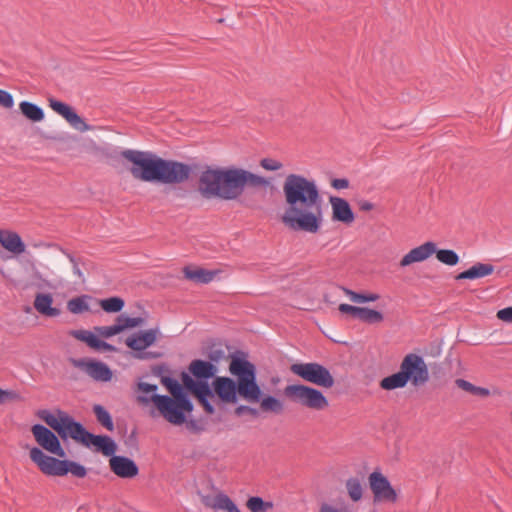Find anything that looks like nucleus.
<instances>
[{"label":"nucleus","mask_w":512,"mask_h":512,"mask_svg":"<svg viewBox=\"0 0 512 512\" xmlns=\"http://www.w3.org/2000/svg\"><path fill=\"white\" fill-rule=\"evenodd\" d=\"M282 189L286 204L282 222L295 231L317 233L323 222V198L315 180L291 173Z\"/></svg>","instance_id":"f257e3e1"},{"label":"nucleus","mask_w":512,"mask_h":512,"mask_svg":"<svg viewBox=\"0 0 512 512\" xmlns=\"http://www.w3.org/2000/svg\"><path fill=\"white\" fill-rule=\"evenodd\" d=\"M269 180L244 168L207 167L198 180V191L205 199L218 198L231 201L238 199L246 188L267 187Z\"/></svg>","instance_id":"f03ea898"},{"label":"nucleus","mask_w":512,"mask_h":512,"mask_svg":"<svg viewBox=\"0 0 512 512\" xmlns=\"http://www.w3.org/2000/svg\"><path fill=\"white\" fill-rule=\"evenodd\" d=\"M119 156L132 164L131 175L144 182L179 184L189 179L190 165L176 160H168L150 151L125 149Z\"/></svg>","instance_id":"7ed1b4c3"},{"label":"nucleus","mask_w":512,"mask_h":512,"mask_svg":"<svg viewBox=\"0 0 512 512\" xmlns=\"http://www.w3.org/2000/svg\"><path fill=\"white\" fill-rule=\"evenodd\" d=\"M229 369L237 381L229 377H216L211 387L214 397L217 396L222 403H236L238 395L248 402H259L262 390L257 383L255 366L245 358L234 356Z\"/></svg>","instance_id":"20e7f679"},{"label":"nucleus","mask_w":512,"mask_h":512,"mask_svg":"<svg viewBox=\"0 0 512 512\" xmlns=\"http://www.w3.org/2000/svg\"><path fill=\"white\" fill-rule=\"evenodd\" d=\"M161 383L166 387L171 396L152 394L150 397L137 396L138 402L148 404L153 402L159 413L169 423L181 425L186 421V414L191 413L194 405L178 380L165 376L161 377Z\"/></svg>","instance_id":"39448f33"},{"label":"nucleus","mask_w":512,"mask_h":512,"mask_svg":"<svg viewBox=\"0 0 512 512\" xmlns=\"http://www.w3.org/2000/svg\"><path fill=\"white\" fill-rule=\"evenodd\" d=\"M429 369L424 358L415 353H408L403 358L398 372L383 378L380 387L384 390L404 388L408 383L421 387L429 381Z\"/></svg>","instance_id":"423d86ee"},{"label":"nucleus","mask_w":512,"mask_h":512,"mask_svg":"<svg viewBox=\"0 0 512 512\" xmlns=\"http://www.w3.org/2000/svg\"><path fill=\"white\" fill-rule=\"evenodd\" d=\"M30 458L38 466L39 470L48 476H65L71 473L77 478H84L87 475V469L82 464L46 455L38 447H33L30 450Z\"/></svg>","instance_id":"0eeeda50"},{"label":"nucleus","mask_w":512,"mask_h":512,"mask_svg":"<svg viewBox=\"0 0 512 512\" xmlns=\"http://www.w3.org/2000/svg\"><path fill=\"white\" fill-rule=\"evenodd\" d=\"M284 395L293 403L311 410L321 411L329 406L326 396L318 389L304 384H291L284 388Z\"/></svg>","instance_id":"6e6552de"},{"label":"nucleus","mask_w":512,"mask_h":512,"mask_svg":"<svg viewBox=\"0 0 512 512\" xmlns=\"http://www.w3.org/2000/svg\"><path fill=\"white\" fill-rule=\"evenodd\" d=\"M290 371L301 379L323 388H331L334 378L329 369L317 362L294 363Z\"/></svg>","instance_id":"1a4fd4ad"},{"label":"nucleus","mask_w":512,"mask_h":512,"mask_svg":"<svg viewBox=\"0 0 512 512\" xmlns=\"http://www.w3.org/2000/svg\"><path fill=\"white\" fill-rule=\"evenodd\" d=\"M182 381L184 389L186 388L196 397L204 411L207 414H213L215 412V408L211 403V400L214 399V392L212 391L209 383L206 381L194 380L186 373L182 374Z\"/></svg>","instance_id":"9d476101"},{"label":"nucleus","mask_w":512,"mask_h":512,"mask_svg":"<svg viewBox=\"0 0 512 512\" xmlns=\"http://www.w3.org/2000/svg\"><path fill=\"white\" fill-rule=\"evenodd\" d=\"M369 485L373 493V502L395 503L397 493L391 483L381 472L374 471L369 475Z\"/></svg>","instance_id":"9b49d317"},{"label":"nucleus","mask_w":512,"mask_h":512,"mask_svg":"<svg viewBox=\"0 0 512 512\" xmlns=\"http://www.w3.org/2000/svg\"><path fill=\"white\" fill-rule=\"evenodd\" d=\"M31 431L38 445L44 450L61 458L66 456L59 438L49 428L42 424H35Z\"/></svg>","instance_id":"f8f14e48"},{"label":"nucleus","mask_w":512,"mask_h":512,"mask_svg":"<svg viewBox=\"0 0 512 512\" xmlns=\"http://www.w3.org/2000/svg\"><path fill=\"white\" fill-rule=\"evenodd\" d=\"M70 363L89 375L93 380L108 382L112 379V371L109 366L101 361L94 359H76L70 358Z\"/></svg>","instance_id":"ddd939ff"},{"label":"nucleus","mask_w":512,"mask_h":512,"mask_svg":"<svg viewBox=\"0 0 512 512\" xmlns=\"http://www.w3.org/2000/svg\"><path fill=\"white\" fill-rule=\"evenodd\" d=\"M48 102L50 108L62 116L74 129L80 132H86L93 129V127L87 124L70 105L55 98H49Z\"/></svg>","instance_id":"4468645a"},{"label":"nucleus","mask_w":512,"mask_h":512,"mask_svg":"<svg viewBox=\"0 0 512 512\" xmlns=\"http://www.w3.org/2000/svg\"><path fill=\"white\" fill-rule=\"evenodd\" d=\"M109 465L111 471L121 478H133L139 473L137 464L126 456L116 455L111 457Z\"/></svg>","instance_id":"2eb2a0df"},{"label":"nucleus","mask_w":512,"mask_h":512,"mask_svg":"<svg viewBox=\"0 0 512 512\" xmlns=\"http://www.w3.org/2000/svg\"><path fill=\"white\" fill-rule=\"evenodd\" d=\"M332 208V220L350 225L355 220V214L347 200L331 196L329 198Z\"/></svg>","instance_id":"dca6fc26"},{"label":"nucleus","mask_w":512,"mask_h":512,"mask_svg":"<svg viewBox=\"0 0 512 512\" xmlns=\"http://www.w3.org/2000/svg\"><path fill=\"white\" fill-rule=\"evenodd\" d=\"M64 421L63 429L66 434V439L70 436L75 441L80 442L86 447H89V441L91 439L92 433L87 431L80 422H77L69 415L64 416Z\"/></svg>","instance_id":"f3484780"},{"label":"nucleus","mask_w":512,"mask_h":512,"mask_svg":"<svg viewBox=\"0 0 512 512\" xmlns=\"http://www.w3.org/2000/svg\"><path fill=\"white\" fill-rule=\"evenodd\" d=\"M436 252V243L428 241L422 245L410 250L400 261L401 267H406L412 263L422 262L428 259L432 254Z\"/></svg>","instance_id":"a211bd4d"},{"label":"nucleus","mask_w":512,"mask_h":512,"mask_svg":"<svg viewBox=\"0 0 512 512\" xmlns=\"http://www.w3.org/2000/svg\"><path fill=\"white\" fill-rule=\"evenodd\" d=\"M159 333L158 329H149L129 336L125 344L134 351L141 352L154 344Z\"/></svg>","instance_id":"6ab92c4d"},{"label":"nucleus","mask_w":512,"mask_h":512,"mask_svg":"<svg viewBox=\"0 0 512 512\" xmlns=\"http://www.w3.org/2000/svg\"><path fill=\"white\" fill-rule=\"evenodd\" d=\"M0 244L7 251L19 255L25 251V244L18 233L10 230H0Z\"/></svg>","instance_id":"aec40b11"},{"label":"nucleus","mask_w":512,"mask_h":512,"mask_svg":"<svg viewBox=\"0 0 512 512\" xmlns=\"http://www.w3.org/2000/svg\"><path fill=\"white\" fill-rule=\"evenodd\" d=\"M189 371L197 380L208 382L215 376L217 367L211 362L196 359L190 363Z\"/></svg>","instance_id":"412c9836"},{"label":"nucleus","mask_w":512,"mask_h":512,"mask_svg":"<svg viewBox=\"0 0 512 512\" xmlns=\"http://www.w3.org/2000/svg\"><path fill=\"white\" fill-rule=\"evenodd\" d=\"M202 502L206 507L215 511L225 510L227 512H241L232 499L222 492L218 493L214 498L209 496L203 497Z\"/></svg>","instance_id":"4be33fe9"},{"label":"nucleus","mask_w":512,"mask_h":512,"mask_svg":"<svg viewBox=\"0 0 512 512\" xmlns=\"http://www.w3.org/2000/svg\"><path fill=\"white\" fill-rule=\"evenodd\" d=\"M53 297L50 293H38L35 296L34 308L45 317H58L61 310L53 307Z\"/></svg>","instance_id":"5701e85b"},{"label":"nucleus","mask_w":512,"mask_h":512,"mask_svg":"<svg viewBox=\"0 0 512 512\" xmlns=\"http://www.w3.org/2000/svg\"><path fill=\"white\" fill-rule=\"evenodd\" d=\"M494 272V266L489 263L477 262L469 269L460 272L455 276V280H475L491 275Z\"/></svg>","instance_id":"b1692460"},{"label":"nucleus","mask_w":512,"mask_h":512,"mask_svg":"<svg viewBox=\"0 0 512 512\" xmlns=\"http://www.w3.org/2000/svg\"><path fill=\"white\" fill-rule=\"evenodd\" d=\"M56 417L49 410H40L38 412V416L42 419L49 427H51L54 431L58 433L61 439L66 440V434L64 432V416L68 415L66 412L62 410H57Z\"/></svg>","instance_id":"393cba45"},{"label":"nucleus","mask_w":512,"mask_h":512,"mask_svg":"<svg viewBox=\"0 0 512 512\" xmlns=\"http://www.w3.org/2000/svg\"><path fill=\"white\" fill-rule=\"evenodd\" d=\"M72 335L80 340L85 342L89 347L96 350H107L114 351L115 347L101 339H99L95 334L87 330H75L72 332Z\"/></svg>","instance_id":"a878e982"},{"label":"nucleus","mask_w":512,"mask_h":512,"mask_svg":"<svg viewBox=\"0 0 512 512\" xmlns=\"http://www.w3.org/2000/svg\"><path fill=\"white\" fill-rule=\"evenodd\" d=\"M93 445L97 451H100L104 456H116L117 445L115 441L107 435H94L92 434L89 441V447Z\"/></svg>","instance_id":"bb28decb"},{"label":"nucleus","mask_w":512,"mask_h":512,"mask_svg":"<svg viewBox=\"0 0 512 512\" xmlns=\"http://www.w3.org/2000/svg\"><path fill=\"white\" fill-rule=\"evenodd\" d=\"M183 271L187 279L201 284H207L211 282L216 275L215 271L203 268L191 269L190 267H185Z\"/></svg>","instance_id":"cd10ccee"},{"label":"nucleus","mask_w":512,"mask_h":512,"mask_svg":"<svg viewBox=\"0 0 512 512\" xmlns=\"http://www.w3.org/2000/svg\"><path fill=\"white\" fill-rule=\"evenodd\" d=\"M21 113L30 121L40 122L44 119V110L35 103L29 101H22L19 104Z\"/></svg>","instance_id":"c85d7f7f"},{"label":"nucleus","mask_w":512,"mask_h":512,"mask_svg":"<svg viewBox=\"0 0 512 512\" xmlns=\"http://www.w3.org/2000/svg\"><path fill=\"white\" fill-rule=\"evenodd\" d=\"M92 300L90 295H80L73 297L67 302V309L72 314H82L90 310L88 301Z\"/></svg>","instance_id":"c756f323"},{"label":"nucleus","mask_w":512,"mask_h":512,"mask_svg":"<svg viewBox=\"0 0 512 512\" xmlns=\"http://www.w3.org/2000/svg\"><path fill=\"white\" fill-rule=\"evenodd\" d=\"M260 408L263 412H272L275 414H281L284 410V404L278 398L268 395L264 398H260Z\"/></svg>","instance_id":"7c9ffc66"},{"label":"nucleus","mask_w":512,"mask_h":512,"mask_svg":"<svg viewBox=\"0 0 512 512\" xmlns=\"http://www.w3.org/2000/svg\"><path fill=\"white\" fill-rule=\"evenodd\" d=\"M455 384L458 388L476 396L487 397L490 395V391L484 387H478L470 383L465 379H456Z\"/></svg>","instance_id":"2f4dec72"},{"label":"nucleus","mask_w":512,"mask_h":512,"mask_svg":"<svg viewBox=\"0 0 512 512\" xmlns=\"http://www.w3.org/2000/svg\"><path fill=\"white\" fill-rule=\"evenodd\" d=\"M99 305L107 313H118L124 308L125 302L121 297L114 296L100 300Z\"/></svg>","instance_id":"473e14b6"},{"label":"nucleus","mask_w":512,"mask_h":512,"mask_svg":"<svg viewBox=\"0 0 512 512\" xmlns=\"http://www.w3.org/2000/svg\"><path fill=\"white\" fill-rule=\"evenodd\" d=\"M93 412L97 418V421L105 427L107 430L112 431L114 429V423L110 413L101 405L96 404L93 407Z\"/></svg>","instance_id":"72a5a7b5"},{"label":"nucleus","mask_w":512,"mask_h":512,"mask_svg":"<svg viewBox=\"0 0 512 512\" xmlns=\"http://www.w3.org/2000/svg\"><path fill=\"white\" fill-rule=\"evenodd\" d=\"M246 506L251 512H267L273 508V503L259 496H252L247 500Z\"/></svg>","instance_id":"f704fd0d"},{"label":"nucleus","mask_w":512,"mask_h":512,"mask_svg":"<svg viewBox=\"0 0 512 512\" xmlns=\"http://www.w3.org/2000/svg\"><path fill=\"white\" fill-rule=\"evenodd\" d=\"M346 489L352 501L357 502L363 496V487L358 478L351 477L346 481Z\"/></svg>","instance_id":"c9c22d12"},{"label":"nucleus","mask_w":512,"mask_h":512,"mask_svg":"<svg viewBox=\"0 0 512 512\" xmlns=\"http://www.w3.org/2000/svg\"><path fill=\"white\" fill-rule=\"evenodd\" d=\"M434 254H436V258L438 259V261L448 266H455L459 263L460 260L458 254L451 249L436 248V252H434Z\"/></svg>","instance_id":"e433bc0d"},{"label":"nucleus","mask_w":512,"mask_h":512,"mask_svg":"<svg viewBox=\"0 0 512 512\" xmlns=\"http://www.w3.org/2000/svg\"><path fill=\"white\" fill-rule=\"evenodd\" d=\"M343 290L350 300L355 303L375 302L380 298L379 294L376 293H359L348 288H343Z\"/></svg>","instance_id":"4c0bfd02"},{"label":"nucleus","mask_w":512,"mask_h":512,"mask_svg":"<svg viewBox=\"0 0 512 512\" xmlns=\"http://www.w3.org/2000/svg\"><path fill=\"white\" fill-rule=\"evenodd\" d=\"M359 320L368 324L380 323L383 321L384 316L380 311L362 307L359 315Z\"/></svg>","instance_id":"58836bf2"},{"label":"nucleus","mask_w":512,"mask_h":512,"mask_svg":"<svg viewBox=\"0 0 512 512\" xmlns=\"http://www.w3.org/2000/svg\"><path fill=\"white\" fill-rule=\"evenodd\" d=\"M116 321L122 332L127 328H134L142 325L144 319L142 317H129L124 314H121L116 318Z\"/></svg>","instance_id":"ea45409f"},{"label":"nucleus","mask_w":512,"mask_h":512,"mask_svg":"<svg viewBox=\"0 0 512 512\" xmlns=\"http://www.w3.org/2000/svg\"><path fill=\"white\" fill-rule=\"evenodd\" d=\"M96 330L102 337H105V338H109V337H112L114 335L121 333V329L119 328V325L117 322L111 326L97 327Z\"/></svg>","instance_id":"a19ab883"},{"label":"nucleus","mask_w":512,"mask_h":512,"mask_svg":"<svg viewBox=\"0 0 512 512\" xmlns=\"http://www.w3.org/2000/svg\"><path fill=\"white\" fill-rule=\"evenodd\" d=\"M137 388L139 392H142L139 396H147L150 397L152 394H157L156 391L158 386L155 384H149L146 382H139L137 384Z\"/></svg>","instance_id":"79ce46f5"},{"label":"nucleus","mask_w":512,"mask_h":512,"mask_svg":"<svg viewBox=\"0 0 512 512\" xmlns=\"http://www.w3.org/2000/svg\"><path fill=\"white\" fill-rule=\"evenodd\" d=\"M362 307L353 306L350 304L342 303L339 305V311L343 314H349L353 318L358 319Z\"/></svg>","instance_id":"37998d69"},{"label":"nucleus","mask_w":512,"mask_h":512,"mask_svg":"<svg viewBox=\"0 0 512 512\" xmlns=\"http://www.w3.org/2000/svg\"><path fill=\"white\" fill-rule=\"evenodd\" d=\"M0 106L11 109L14 106L12 94L6 90L0 89Z\"/></svg>","instance_id":"c03bdc74"},{"label":"nucleus","mask_w":512,"mask_h":512,"mask_svg":"<svg viewBox=\"0 0 512 512\" xmlns=\"http://www.w3.org/2000/svg\"><path fill=\"white\" fill-rule=\"evenodd\" d=\"M261 167H263L265 170L268 171H276L282 168V163L271 159V158H264L260 162Z\"/></svg>","instance_id":"a18cd8bd"},{"label":"nucleus","mask_w":512,"mask_h":512,"mask_svg":"<svg viewBox=\"0 0 512 512\" xmlns=\"http://www.w3.org/2000/svg\"><path fill=\"white\" fill-rule=\"evenodd\" d=\"M20 398V395L13 390H3L0 388V404H3L7 401H15Z\"/></svg>","instance_id":"49530a36"},{"label":"nucleus","mask_w":512,"mask_h":512,"mask_svg":"<svg viewBox=\"0 0 512 512\" xmlns=\"http://www.w3.org/2000/svg\"><path fill=\"white\" fill-rule=\"evenodd\" d=\"M225 357V352L221 348H212L208 354L209 362L218 363Z\"/></svg>","instance_id":"de8ad7c7"},{"label":"nucleus","mask_w":512,"mask_h":512,"mask_svg":"<svg viewBox=\"0 0 512 512\" xmlns=\"http://www.w3.org/2000/svg\"><path fill=\"white\" fill-rule=\"evenodd\" d=\"M497 317L504 322L512 323V306L500 309Z\"/></svg>","instance_id":"09e8293b"},{"label":"nucleus","mask_w":512,"mask_h":512,"mask_svg":"<svg viewBox=\"0 0 512 512\" xmlns=\"http://www.w3.org/2000/svg\"><path fill=\"white\" fill-rule=\"evenodd\" d=\"M245 413H248L252 416H257L258 415V411L257 409L253 408V407H250V406H247V405H240L238 406L236 409H235V414L237 416H241Z\"/></svg>","instance_id":"8fccbe9b"},{"label":"nucleus","mask_w":512,"mask_h":512,"mask_svg":"<svg viewBox=\"0 0 512 512\" xmlns=\"http://www.w3.org/2000/svg\"><path fill=\"white\" fill-rule=\"evenodd\" d=\"M331 186L336 190L346 189L349 187L347 178H335L331 181Z\"/></svg>","instance_id":"3c124183"},{"label":"nucleus","mask_w":512,"mask_h":512,"mask_svg":"<svg viewBox=\"0 0 512 512\" xmlns=\"http://www.w3.org/2000/svg\"><path fill=\"white\" fill-rule=\"evenodd\" d=\"M184 423H186V426L190 431L195 433H200L204 430L203 426H201L195 419L186 420Z\"/></svg>","instance_id":"603ef678"},{"label":"nucleus","mask_w":512,"mask_h":512,"mask_svg":"<svg viewBox=\"0 0 512 512\" xmlns=\"http://www.w3.org/2000/svg\"><path fill=\"white\" fill-rule=\"evenodd\" d=\"M359 208L362 211H370L374 208V205H373V203H371L367 200H362L359 202Z\"/></svg>","instance_id":"864d4df0"},{"label":"nucleus","mask_w":512,"mask_h":512,"mask_svg":"<svg viewBox=\"0 0 512 512\" xmlns=\"http://www.w3.org/2000/svg\"><path fill=\"white\" fill-rule=\"evenodd\" d=\"M62 252L69 259V261L72 264V266L79 265L78 259L72 253H70V252H68L66 250H62Z\"/></svg>","instance_id":"5fc2aeb1"},{"label":"nucleus","mask_w":512,"mask_h":512,"mask_svg":"<svg viewBox=\"0 0 512 512\" xmlns=\"http://www.w3.org/2000/svg\"><path fill=\"white\" fill-rule=\"evenodd\" d=\"M320 512H342V511L331 506V505L323 504L320 508Z\"/></svg>","instance_id":"6e6d98bb"},{"label":"nucleus","mask_w":512,"mask_h":512,"mask_svg":"<svg viewBox=\"0 0 512 512\" xmlns=\"http://www.w3.org/2000/svg\"><path fill=\"white\" fill-rule=\"evenodd\" d=\"M73 273L80 279H83V273L79 267V265H74L73 266Z\"/></svg>","instance_id":"4d7b16f0"},{"label":"nucleus","mask_w":512,"mask_h":512,"mask_svg":"<svg viewBox=\"0 0 512 512\" xmlns=\"http://www.w3.org/2000/svg\"><path fill=\"white\" fill-rule=\"evenodd\" d=\"M147 356H148V353H145V354L140 355L139 358L144 359V358H147Z\"/></svg>","instance_id":"13d9d810"},{"label":"nucleus","mask_w":512,"mask_h":512,"mask_svg":"<svg viewBox=\"0 0 512 512\" xmlns=\"http://www.w3.org/2000/svg\"><path fill=\"white\" fill-rule=\"evenodd\" d=\"M218 22H219V23H223V22H224V19H223V18H220V19L218 20Z\"/></svg>","instance_id":"bf43d9fd"}]
</instances>
